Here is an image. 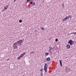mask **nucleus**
Returning a JSON list of instances; mask_svg holds the SVG:
<instances>
[{"label": "nucleus", "instance_id": "1a4fd4ad", "mask_svg": "<svg viewBox=\"0 0 76 76\" xmlns=\"http://www.w3.org/2000/svg\"><path fill=\"white\" fill-rule=\"evenodd\" d=\"M66 17L68 19H69V18H72V16L70 15H69L68 16H67Z\"/></svg>", "mask_w": 76, "mask_h": 76}, {"label": "nucleus", "instance_id": "393cba45", "mask_svg": "<svg viewBox=\"0 0 76 76\" xmlns=\"http://www.w3.org/2000/svg\"><path fill=\"white\" fill-rule=\"evenodd\" d=\"M62 6H63V7H64V4H62Z\"/></svg>", "mask_w": 76, "mask_h": 76}, {"label": "nucleus", "instance_id": "0eeeda50", "mask_svg": "<svg viewBox=\"0 0 76 76\" xmlns=\"http://www.w3.org/2000/svg\"><path fill=\"white\" fill-rule=\"evenodd\" d=\"M67 19H68L66 17L65 18H64L62 20V21H66V20H67Z\"/></svg>", "mask_w": 76, "mask_h": 76}, {"label": "nucleus", "instance_id": "4468645a", "mask_svg": "<svg viewBox=\"0 0 76 76\" xmlns=\"http://www.w3.org/2000/svg\"><path fill=\"white\" fill-rule=\"evenodd\" d=\"M40 75L41 76H43V73L42 72H40Z\"/></svg>", "mask_w": 76, "mask_h": 76}, {"label": "nucleus", "instance_id": "39448f33", "mask_svg": "<svg viewBox=\"0 0 76 76\" xmlns=\"http://www.w3.org/2000/svg\"><path fill=\"white\" fill-rule=\"evenodd\" d=\"M25 54H26V53L24 52L23 53L21 54L20 56L21 57V58H22V57H23V56H24V55H25Z\"/></svg>", "mask_w": 76, "mask_h": 76}, {"label": "nucleus", "instance_id": "7ed1b4c3", "mask_svg": "<svg viewBox=\"0 0 76 76\" xmlns=\"http://www.w3.org/2000/svg\"><path fill=\"white\" fill-rule=\"evenodd\" d=\"M73 42V41L72 40H69L68 42V44H69L70 45H72V43Z\"/></svg>", "mask_w": 76, "mask_h": 76}, {"label": "nucleus", "instance_id": "bb28decb", "mask_svg": "<svg viewBox=\"0 0 76 76\" xmlns=\"http://www.w3.org/2000/svg\"><path fill=\"white\" fill-rule=\"evenodd\" d=\"M75 35H76V32H75Z\"/></svg>", "mask_w": 76, "mask_h": 76}, {"label": "nucleus", "instance_id": "f8f14e48", "mask_svg": "<svg viewBox=\"0 0 76 76\" xmlns=\"http://www.w3.org/2000/svg\"><path fill=\"white\" fill-rule=\"evenodd\" d=\"M70 34H74V35H76V32H72L71 33H70L69 34L70 35Z\"/></svg>", "mask_w": 76, "mask_h": 76}, {"label": "nucleus", "instance_id": "412c9836", "mask_svg": "<svg viewBox=\"0 0 76 76\" xmlns=\"http://www.w3.org/2000/svg\"><path fill=\"white\" fill-rule=\"evenodd\" d=\"M51 50H50L49 49V52H50V53L51 54Z\"/></svg>", "mask_w": 76, "mask_h": 76}, {"label": "nucleus", "instance_id": "20e7f679", "mask_svg": "<svg viewBox=\"0 0 76 76\" xmlns=\"http://www.w3.org/2000/svg\"><path fill=\"white\" fill-rule=\"evenodd\" d=\"M29 3L30 4H31L32 6H34V5L35 4V2H32V1L29 2Z\"/></svg>", "mask_w": 76, "mask_h": 76}, {"label": "nucleus", "instance_id": "a878e982", "mask_svg": "<svg viewBox=\"0 0 76 76\" xmlns=\"http://www.w3.org/2000/svg\"><path fill=\"white\" fill-rule=\"evenodd\" d=\"M8 60H9V59H7V61H8Z\"/></svg>", "mask_w": 76, "mask_h": 76}, {"label": "nucleus", "instance_id": "9b49d317", "mask_svg": "<svg viewBox=\"0 0 76 76\" xmlns=\"http://www.w3.org/2000/svg\"><path fill=\"white\" fill-rule=\"evenodd\" d=\"M59 62L61 65V67H62V63H61V60H60Z\"/></svg>", "mask_w": 76, "mask_h": 76}, {"label": "nucleus", "instance_id": "b1692460", "mask_svg": "<svg viewBox=\"0 0 76 76\" xmlns=\"http://www.w3.org/2000/svg\"><path fill=\"white\" fill-rule=\"evenodd\" d=\"M16 1V0H14L13 1V2H15V1Z\"/></svg>", "mask_w": 76, "mask_h": 76}, {"label": "nucleus", "instance_id": "4be33fe9", "mask_svg": "<svg viewBox=\"0 0 76 76\" xmlns=\"http://www.w3.org/2000/svg\"><path fill=\"white\" fill-rule=\"evenodd\" d=\"M34 53V52H31L30 53V54H33Z\"/></svg>", "mask_w": 76, "mask_h": 76}, {"label": "nucleus", "instance_id": "aec40b11", "mask_svg": "<svg viewBox=\"0 0 76 76\" xmlns=\"http://www.w3.org/2000/svg\"><path fill=\"white\" fill-rule=\"evenodd\" d=\"M55 41H56V42H57V41H58V39H55Z\"/></svg>", "mask_w": 76, "mask_h": 76}, {"label": "nucleus", "instance_id": "f03ea898", "mask_svg": "<svg viewBox=\"0 0 76 76\" xmlns=\"http://www.w3.org/2000/svg\"><path fill=\"white\" fill-rule=\"evenodd\" d=\"M47 64H45V66H44V69L45 71V73L47 72V68H48V66H47Z\"/></svg>", "mask_w": 76, "mask_h": 76}, {"label": "nucleus", "instance_id": "423d86ee", "mask_svg": "<svg viewBox=\"0 0 76 76\" xmlns=\"http://www.w3.org/2000/svg\"><path fill=\"white\" fill-rule=\"evenodd\" d=\"M66 48L68 49H69V48H70V45L69 44H68L66 45Z\"/></svg>", "mask_w": 76, "mask_h": 76}, {"label": "nucleus", "instance_id": "ddd939ff", "mask_svg": "<svg viewBox=\"0 0 76 76\" xmlns=\"http://www.w3.org/2000/svg\"><path fill=\"white\" fill-rule=\"evenodd\" d=\"M49 50H52L53 49V48H52V47H51V46H50V47H49Z\"/></svg>", "mask_w": 76, "mask_h": 76}, {"label": "nucleus", "instance_id": "6e6552de", "mask_svg": "<svg viewBox=\"0 0 76 76\" xmlns=\"http://www.w3.org/2000/svg\"><path fill=\"white\" fill-rule=\"evenodd\" d=\"M4 8L5 10H7V8H8V6L6 5V6H4Z\"/></svg>", "mask_w": 76, "mask_h": 76}, {"label": "nucleus", "instance_id": "9d476101", "mask_svg": "<svg viewBox=\"0 0 76 76\" xmlns=\"http://www.w3.org/2000/svg\"><path fill=\"white\" fill-rule=\"evenodd\" d=\"M46 60L48 61H49L50 60V58L48 57L46 58Z\"/></svg>", "mask_w": 76, "mask_h": 76}, {"label": "nucleus", "instance_id": "2eb2a0df", "mask_svg": "<svg viewBox=\"0 0 76 76\" xmlns=\"http://www.w3.org/2000/svg\"><path fill=\"white\" fill-rule=\"evenodd\" d=\"M48 54H49L47 52L45 53V55L47 56H48Z\"/></svg>", "mask_w": 76, "mask_h": 76}, {"label": "nucleus", "instance_id": "5701e85b", "mask_svg": "<svg viewBox=\"0 0 76 76\" xmlns=\"http://www.w3.org/2000/svg\"><path fill=\"white\" fill-rule=\"evenodd\" d=\"M30 0H27L26 1L27 2H28V1H30Z\"/></svg>", "mask_w": 76, "mask_h": 76}, {"label": "nucleus", "instance_id": "f3484780", "mask_svg": "<svg viewBox=\"0 0 76 76\" xmlns=\"http://www.w3.org/2000/svg\"><path fill=\"white\" fill-rule=\"evenodd\" d=\"M40 72H42V71H43V69L42 68H41L40 69Z\"/></svg>", "mask_w": 76, "mask_h": 76}, {"label": "nucleus", "instance_id": "6ab92c4d", "mask_svg": "<svg viewBox=\"0 0 76 76\" xmlns=\"http://www.w3.org/2000/svg\"><path fill=\"white\" fill-rule=\"evenodd\" d=\"M41 29H42L43 31H44V28L43 27H42V28H41Z\"/></svg>", "mask_w": 76, "mask_h": 76}, {"label": "nucleus", "instance_id": "f257e3e1", "mask_svg": "<svg viewBox=\"0 0 76 76\" xmlns=\"http://www.w3.org/2000/svg\"><path fill=\"white\" fill-rule=\"evenodd\" d=\"M23 42V40H19V41H17V42L15 43L13 45V47L14 48V50L17 49L18 46L21 45Z\"/></svg>", "mask_w": 76, "mask_h": 76}, {"label": "nucleus", "instance_id": "a211bd4d", "mask_svg": "<svg viewBox=\"0 0 76 76\" xmlns=\"http://www.w3.org/2000/svg\"><path fill=\"white\" fill-rule=\"evenodd\" d=\"M22 20H20L19 21V23H22Z\"/></svg>", "mask_w": 76, "mask_h": 76}, {"label": "nucleus", "instance_id": "dca6fc26", "mask_svg": "<svg viewBox=\"0 0 76 76\" xmlns=\"http://www.w3.org/2000/svg\"><path fill=\"white\" fill-rule=\"evenodd\" d=\"M18 60H20V58H21V57H20V56H19L18 57Z\"/></svg>", "mask_w": 76, "mask_h": 76}]
</instances>
